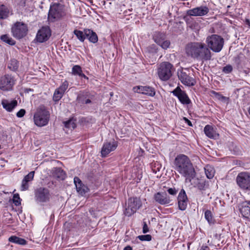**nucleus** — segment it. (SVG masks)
<instances>
[{
  "label": "nucleus",
  "instance_id": "39448f33",
  "mask_svg": "<svg viewBox=\"0 0 250 250\" xmlns=\"http://www.w3.org/2000/svg\"><path fill=\"white\" fill-rule=\"evenodd\" d=\"M173 66L168 62L161 63L157 68V74L159 78L162 81H166L170 79L174 70Z\"/></svg>",
  "mask_w": 250,
  "mask_h": 250
},
{
  "label": "nucleus",
  "instance_id": "7ed1b4c3",
  "mask_svg": "<svg viewBox=\"0 0 250 250\" xmlns=\"http://www.w3.org/2000/svg\"><path fill=\"white\" fill-rule=\"evenodd\" d=\"M50 114L44 106L38 108L34 115V122L38 126L46 125L49 121Z\"/></svg>",
  "mask_w": 250,
  "mask_h": 250
},
{
  "label": "nucleus",
  "instance_id": "49530a36",
  "mask_svg": "<svg viewBox=\"0 0 250 250\" xmlns=\"http://www.w3.org/2000/svg\"><path fill=\"white\" fill-rule=\"evenodd\" d=\"M25 114V110L24 109H20L16 114V115L19 118H21L23 117V116Z\"/></svg>",
  "mask_w": 250,
  "mask_h": 250
},
{
  "label": "nucleus",
  "instance_id": "6ab92c4d",
  "mask_svg": "<svg viewBox=\"0 0 250 250\" xmlns=\"http://www.w3.org/2000/svg\"><path fill=\"white\" fill-rule=\"evenodd\" d=\"M178 203L179 209L185 210L186 209L188 204V198L184 189H182L179 193Z\"/></svg>",
  "mask_w": 250,
  "mask_h": 250
},
{
  "label": "nucleus",
  "instance_id": "f3484780",
  "mask_svg": "<svg viewBox=\"0 0 250 250\" xmlns=\"http://www.w3.org/2000/svg\"><path fill=\"white\" fill-rule=\"evenodd\" d=\"M133 90L135 92L142 93L152 97L155 95L154 88L149 86H137L134 87Z\"/></svg>",
  "mask_w": 250,
  "mask_h": 250
},
{
  "label": "nucleus",
  "instance_id": "c756f323",
  "mask_svg": "<svg viewBox=\"0 0 250 250\" xmlns=\"http://www.w3.org/2000/svg\"><path fill=\"white\" fill-rule=\"evenodd\" d=\"M9 14V10L4 5H0V19H4L7 18Z\"/></svg>",
  "mask_w": 250,
  "mask_h": 250
},
{
  "label": "nucleus",
  "instance_id": "1a4fd4ad",
  "mask_svg": "<svg viewBox=\"0 0 250 250\" xmlns=\"http://www.w3.org/2000/svg\"><path fill=\"white\" fill-rule=\"evenodd\" d=\"M15 84L14 78L6 74L0 78V89L2 91H10Z\"/></svg>",
  "mask_w": 250,
  "mask_h": 250
},
{
  "label": "nucleus",
  "instance_id": "aec40b11",
  "mask_svg": "<svg viewBox=\"0 0 250 250\" xmlns=\"http://www.w3.org/2000/svg\"><path fill=\"white\" fill-rule=\"evenodd\" d=\"M155 201L161 205L169 204L171 201L169 196L166 192H158L154 195Z\"/></svg>",
  "mask_w": 250,
  "mask_h": 250
},
{
  "label": "nucleus",
  "instance_id": "20e7f679",
  "mask_svg": "<svg viewBox=\"0 0 250 250\" xmlns=\"http://www.w3.org/2000/svg\"><path fill=\"white\" fill-rule=\"evenodd\" d=\"M224 42L223 38L216 34L209 36L206 39L208 47L215 52H219L222 50Z\"/></svg>",
  "mask_w": 250,
  "mask_h": 250
},
{
  "label": "nucleus",
  "instance_id": "423d86ee",
  "mask_svg": "<svg viewBox=\"0 0 250 250\" xmlns=\"http://www.w3.org/2000/svg\"><path fill=\"white\" fill-rule=\"evenodd\" d=\"M64 15L63 7L59 3H55L50 7L48 14V20L54 22L60 19Z\"/></svg>",
  "mask_w": 250,
  "mask_h": 250
},
{
  "label": "nucleus",
  "instance_id": "4c0bfd02",
  "mask_svg": "<svg viewBox=\"0 0 250 250\" xmlns=\"http://www.w3.org/2000/svg\"><path fill=\"white\" fill-rule=\"evenodd\" d=\"M13 203L15 206H18L21 205V199L19 194H15L13 198Z\"/></svg>",
  "mask_w": 250,
  "mask_h": 250
},
{
  "label": "nucleus",
  "instance_id": "a19ab883",
  "mask_svg": "<svg viewBox=\"0 0 250 250\" xmlns=\"http://www.w3.org/2000/svg\"><path fill=\"white\" fill-rule=\"evenodd\" d=\"M34 174H35L34 171H31L30 172H29L27 175H26L24 177V178H23V180L27 181L28 182L32 181L33 179Z\"/></svg>",
  "mask_w": 250,
  "mask_h": 250
},
{
  "label": "nucleus",
  "instance_id": "9b49d317",
  "mask_svg": "<svg viewBox=\"0 0 250 250\" xmlns=\"http://www.w3.org/2000/svg\"><path fill=\"white\" fill-rule=\"evenodd\" d=\"M140 203L137 198H130L128 200V206L124 212L126 216H130L134 214L140 207Z\"/></svg>",
  "mask_w": 250,
  "mask_h": 250
},
{
  "label": "nucleus",
  "instance_id": "4468645a",
  "mask_svg": "<svg viewBox=\"0 0 250 250\" xmlns=\"http://www.w3.org/2000/svg\"><path fill=\"white\" fill-rule=\"evenodd\" d=\"M118 146L117 143L114 141L104 143L101 150V156L105 157L111 151L116 149Z\"/></svg>",
  "mask_w": 250,
  "mask_h": 250
},
{
  "label": "nucleus",
  "instance_id": "72a5a7b5",
  "mask_svg": "<svg viewBox=\"0 0 250 250\" xmlns=\"http://www.w3.org/2000/svg\"><path fill=\"white\" fill-rule=\"evenodd\" d=\"M63 94L62 91L59 90L58 88L57 89L54 93L53 95V100L55 102L59 101L63 96Z\"/></svg>",
  "mask_w": 250,
  "mask_h": 250
},
{
  "label": "nucleus",
  "instance_id": "8fccbe9b",
  "mask_svg": "<svg viewBox=\"0 0 250 250\" xmlns=\"http://www.w3.org/2000/svg\"><path fill=\"white\" fill-rule=\"evenodd\" d=\"M184 119L186 123H187V124L189 126H192V124L191 122L189 120H188L187 118H186L185 117L184 118Z\"/></svg>",
  "mask_w": 250,
  "mask_h": 250
},
{
  "label": "nucleus",
  "instance_id": "9d476101",
  "mask_svg": "<svg viewBox=\"0 0 250 250\" xmlns=\"http://www.w3.org/2000/svg\"><path fill=\"white\" fill-rule=\"evenodd\" d=\"M35 200L39 203H46L49 202L51 197L49 191L44 188H38L35 193Z\"/></svg>",
  "mask_w": 250,
  "mask_h": 250
},
{
  "label": "nucleus",
  "instance_id": "f257e3e1",
  "mask_svg": "<svg viewBox=\"0 0 250 250\" xmlns=\"http://www.w3.org/2000/svg\"><path fill=\"white\" fill-rule=\"evenodd\" d=\"M185 52L187 56L194 59L204 62L211 58V53L207 45L202 42H194L187 44Z\"/></svg>",
  "mask_w": 250,
  "mask_h": 250
},
{
  "label": "nucleus",
  "instance_id": "0eeeda50",
  "mask_svg": "<svg viewBox=\"0 0 250 250\" xmlns=\"http://www.w3.org/2000/svg\"><path fill=\"white\" fill-rule=\"evenodd\" d=\"M13 36L18 39H21L25 37L28 32V27L26 24L22 22H16L11 28Z\"/></svg>",
  "mask_w": 250,
  "mask_h": 250
},
{
  "label": "nucleus",
  "instance_id": "09e8293b",
  "mask_svg": "<svg viewBox=\"0 0 250 250\" xmlns=\"http://www.w3.org/2000/svg\"><path fill=\"white\" fill-rule=\"evenodd\" d=\"M149 231V229L146 222H143V232L146 233Z\"/></svg>",
  "mask_w": 250,
  "mask_h": 250
},
{
  "label": "nucleus",
  "instance_id": "c03bdc74",
  "mask_svg": "<svg viewBox=\"0 0 250 250\" xmlns=\"http://www.w3.org/2000/svg\"><path fill=\"white\" fill-rule=\"evenodd\" d=\"M78 98L79 102L82 104H88L91 103L90 100L88 99H85V98L83 97L79 96Z\"/></svg>",
  "mask_w": 250,
  "mask_h": 250
},
{
  "label": "nucleus",
  "instance_id": "4be33fe9",
  "mask_svg": "<svg viewBox=\"0 0 250 250\" xmlns=\"http://www.w3.org/2000/svg\"><path fill=\"white\" fill-rule=\"evenodd\" d=\"M240 211L243 217L250 220V201H245L241 203Z\"/></svg>",
  "mask_w": 250,
  "mask_h": 250
},
{
  "label": "nucleus",
  "instance_id": "a18cd8bd",
  "mask_svg": "<svg viewBox=\"0 0 250 250\" xmlns=\"http://www.w3.org/2000/svg\"><path fill=\"white\" fill-rule=\"evenodd\" d=\"M28 188V182L25 181L24 180H22V184L21 186V190H27Z\"/></svg>",
  "mask_w": 250,
  "mask_h": 250
},
{
  "label": "nucleus",
  "instance_id": "ea45409f",
  "mask_svg": "<svg viewBox=\"0 0 250 250\" xmlns=\"http://www.w3.org/2000/svg\"><path fill=\"white\" fill-rule=\"evenodd\" d=\"M205 216L206 219L209 223L212 222V214L210 210H207L205 212Z\"/></svg>",
  "mask_w": 250,
  "mask_h": 250
},
{
  "label": "nucleus",
  "instance_id": "cd10ccee",
  "mask_svg": "<svg viewBox=\"0 0 250 250\" xmlns=\"http://www.w3.org/2000/svg\"><path fill=\"white\" fill-rule=\"evenodd\" d=\"M72 74L74 76H79L80 77L88 79V77L83 73L82 67L79 65L73 66L72 68Z\"/></svg>",
  "mask_w": 250,
  "mask_h": 250
},
{
  "label": "nucleus",
  "instance_id": "c9c22d12",
  "mask_svg": "<svg viewBox=\"0 0 250 250\" xmlns=\"http://www.w3.org/2000/svg\"><path fill=\"white\" fill-rule=\"evenodd\" d=\"M0 39L2 41L8 43L9 44L14 45L15 43V42L7 35H2Z\"/></svg>",
  "mask_w": 250,
  "mask_h": 250
},
{
  "label": "nucleus",
  "instance_id": "603ef678",
  "mask_svg": "<svg viewBox=\"0 0 250 250\" xmlns=\"http://www.w3.org/2000/svg\"><path fill=\"white\" fill-rule=\"evenodd\" d=\"M124 250H132V249L130 246H127L124 249Z\"/></svg>",
  "mask_w": 250,
  "mask_h": 250
},
{
  "label": "nucleus",
  "instance_id": "7c9ffc66",
  "mask_svg": "<svg viewBox=\"0 0 250 250\" xmlns=\"http://www.w3.org/2000/svg\"><path fill=\"white\" fill-rule=\"evenodd\" d=\"M204 169L206 176L208 179H211L214 177L215 170L212 166L207 165L205 167Z\"/></svg>",
  "mask_w": 250,
  "mask_h": 250
},
{
  "label": "nucleus",
  "instance_id": "412c9836",
  "mask_svg": "<svg viewBox=\"0 0 250 250\" xmlns=\"http://www.w3.org/2000/svg\"><path fill=\"white\" fill-rule=\"evenodd\" d=\"M193 180L191 182V184L194 187L197 188L200 191H204L208 187V181H206L203 179H199L194 178L192 179Z\"/></svg>",
  "mask_w": 250,
  "mask_h": 250
},
{
  "label": "nucleus",
  "instance_id": "864d4df0",
  "mask_svg": "<svg viewBox=\"0 0 250 250\" xmlns=\"http://www.w3.org/2000/svg\"><path fill=\"white\" fill-rule=\"evenodd\" d=\"M248 112H249V114L250 115V107L249 108Z\"/></svg>",
  "mask_w": 250,
  "mask_h": 250
},
{
  "label": "nucleus",
  "instance_id": "a878e982",
  "mask_svg": "<svg viewBox=\"0 0 250 250\" xmlns=\"http://www.w3.org/2000/svg\"><path fill=\"white\" fill-rule=\"evenodd\" d=\"M84 37L92 43H96L98 41V36L95 32L89 29H84Z\"/></svg>",
  "mask_w": 250,
  "mask_h": 250
},
{
  "label": "nucleus",
  "instance_id": "2f4dec72",
  "mask_svg": "<svg viewBox=\"0 0 250 250\" xmlns=\"http://www.w3.org/2000/svg\"><path fill=\"white\" fill-rule=\"evenodd\" d=\"M63 124L66 128L71 129H74L76 126L75 121L72 119H70L67 121L63 122Z\"/></svg>",
  "mask_w": 250,
  "mask_h": 250
},
{
  "label": "nucleus",
  "instance_id": "3c124183",
  "mask_svg": "<svg viewBox=\"0 0 250 250\" xmlns=\"http://www.w3.org/2000/svg\"><path fill=\"white\" fill-rule=\"evenodd\" d=\"M208 248L206 246H203L200 250H208Z\"/></svg>",
  "mask_w": 250,
  "mask_h": 250
},
{
  "label": "nucleus",
  "instance_id": "f8f14e48",
  "mask_svg": "<svg viewBox=\"0 0 250 250\" xmlns=\"http://www.w3.org/2000/svg\"><path fill=\"white\" fill-rule=\"evenodd\" d=\"M51 35L50 28L47 26H43L37 32L36 40L37 42L42 43L47 41Z\"/></svg>",
  "mask_w": 250,
  "mask_h": 250
},
{
  "label": "nucleus",
  "instance_id": "bb28decb",
  "mask_svg": "<svg viewBox=\"0 0 250 250\" xmlns=\"http://www.w3.org/2000/svg\"><path fill=\"white\" fill-rule=\"evenodd\" d=\"M53 176L58 179L63 180L65 178V172L60 167H55L53 170Z\"/></svg>",
  "mask_w": 250,
  "mask_h": 250
},
{
  "label": "nucleus",
  "instance_id": "c85d7f7f",
  "mask_svg": "<svg viewBox=\"0 0 250 250\" xmlns=\"http://www.w3.org/2000/svg\"><path fill=\"white\" fill-rule=\"evenodd\" d=\"M8 240L11 243L21 245H25L27 243V242L25 239L18 237L16 236H11L9 238Z\"/></svg>",
  "mask_w": 250,
  "mask_h": 250
},
{
  "label": "nucleus",
  "instance_id": "79ce46f5",
  "mask_svg": "<svg viewBox=\"0 0 250 250\" xmlns=\"http://www.w3.org/2000/svg\"><path fill=\"white\" fill-rule=\"evenodd\" d=\"M214 93L216 96V97L219 100L221 101H227L228 100V98L225 97L221 94H220L218 93H217L216 92H214Z\"/></svg>",
  "mask_w": 250,
  "mask_h": 250
},
{
  "label": "nucleus",
  "instance_id": "e433bc0d",
  "mask_svg": "<svg viewBox=\"0 0 250 250\" xmlns=\"http://www.w3.org/2000/svg\"><path fill=\"white\" fill-rule=\"evenodd\" d=\"M137 238L142 241H149L151 240L152 236L151 235L149 234H146V235H139L137 237Z\"/></svg>",
  "mask_w": 250,
  "mask_h": 250
},
{
  "label": "nucleus",
  "instance_id": "37998d69",
  "mask_svg": "<svg viewBox=\"0 0 250 250\" xmlns=\"http://www.w3.org/2000/svg\"><path fill=\"white\" fill-rule=\"evenodd\" d=\"M232 70V67L230 65H227L223 68V71L226 74L230 73Z\"/></svg>",
  "mask_w": 250,
  "mask_h": 250
},
{
  "label": "nucleus",
  "instance_id": "f704fd0d",
  "mask_svg": "<svg viewBox=\"0 0 250 250\" xmlns=\"http://www.w3.org/2000/svg\"><path fill=\"white\" fill-rule=\"evenodd\" d=\"M18 62L15 59L11 60L8 65V68L12 70H16L18 69Z\"/></svg>",
  "mask_w": 250,
  "mask_h": 250
},
{
  "label": "nucleus",
  "instance_id": "de8ad7c7",
  "mask_svg": "<svg viewBox=\"0 0 250 250\" xmlns=\"http://www.w3.org/2000/svg\"><path fill=\"white\" fill-rule=\"evenodd\" d=\"M167 192L170 195H175L177 194V190L175 188H169L167 189Z\"/></svg>",
  "mask_w": 250,
  "mask_h": 250
},
{
  "label": "nucleus",
  "instance_id": "2eb2a0df",
  "mask_svg": "<svg viewBox=\"0 0 250 250\" xmlns=\"http://www.w3.org/2000/svg\"><path fill=\"white\" fill-rule=\"evenodd\" d=\"M173 95L176 96L180 102L183 104H188L191 102L185 91H182L180 88L177 87L173 91Z\"/></svg>",
  "mask_w": 250,
  "mask_h": 250
},
{
  "label": "nucleus",
  "instance_id": "58836bf2",
  "mask_svg": "<svg viewBox=\"0 0 250 250\" xmlns=\"http://www.w3.org/2000/svg\"><path fill=\"white\" fill-rule=\"evenodd\" d=\"M68 83L67 81H65L64 82H63L62 84L58 88V89H59V90L62 91L63 93H64L65 90L68 88Z\"/></svg>",
  "mask_w": 250,
  "mask_h": 250
},
{
  "label": "nucleus",
  "instance_id": "5701e85b",
  "mask_svg": "<svg viewBox=\"0 0 250 250\" xmlns=\"http://www.w3.org/2000/svg\"><path fill=\"white\" fill-rule=\"evenodd\" d=\"M74 182L75 183L77 191L79 194L83 195L88 191L89 189L87 187L83 185L78 177H75L74 178Z\"/></svg>",
  "mask_w": 250,
  "mask_h": 250
},
{
  "label": "nucleus",
  "instance_id": "a211bd4d",
  "mask_svg": "<svg viewBox=\"0 0 250 250\" xmlns=\"http://www.w3.org/2000/svg\"><path fill=\"white\" fill-rule=\"evenodd\" d=\"M153 39L155 42L164 49H167L170 45V42L165 40V35L162 33H158L156 34L154 36Z\"/></svg>",
  "mask_w": 250,
  "mask_h": 250
},
{
  "label": "nucleus",
  "instance_id": "f03ea898",
  "mask_svg": "<svg viewBox=\"0 0 250 250\" xmlns=\"http://www.w3.org/2000/svg\"><path fill=\"white\" fill-rule=\"evenodd\" d=\"M174 164L175 169L183 176L186 178V180L191 181L196 175L194 168L188 157L184 154L178 155L175 159Z\"/></svg>",
  "mask_w": 250,
  "mask_h": 250
},
{
  "label": "nucleus",
  "instance_id": "b1692460",
  "mask_svg": "<svg viewBox=\"0 0 250 250\" xmlns=\"http://www.w3.org/2000/svg\"><path fill=\"white\" fill-rule=\"evenodd\" d=\"M1 104L3 108L8 112H11L18 105V102L16 100L8 101L3 99L1 101Z\"/></svg>",
  "mask_w": 250,
  "mask_h": 250
},
{
  "label": "nucleus",
  "instance_id": "ddd939ff",
  "mask_svg": "<svg viewBox=\"0 0 250 250\" xmlns=\"http://www.w3.org/2000/svg\"><path fill=\"white\" fill-rule=\"evenodd\" d=\"M178 77L181 83L185 85L191 86L196 83L195 79L188 75L183 70L178 71Z\"/></svg>",
  "mask_w": 250,
  "mask_h": 250
},
{
  "label": "nucleus",
  "instance_id": "dca6fc26",
  "mask_svg": "<svg viewBox=\"0 0 250 250\" xmlns=\"http://www.w3.org/2000/svg\"><path fill=\"white\" fill-rule=\"evenodd\" d=\"M208 12L209 9L207 6H200L189 10L187 13L191 16H203Z\"/></svg>",
  "mask_w": 250,
  "mask_h": 250
},
{
  "label": "nucleus",
  "instance_id": "6e6552de",
  "mask_svg": "<svg viewBox=\"0 0 250 250\" xmlns=\"http://www.w3.org/2000/svg\"><path fill=\"white\" fill-rule=\"evenodd\" d=\"M236 182L238 186L244 190H250V173L241 172L236 177Z\"/></svg>",
  "mask_w": 250,
  "mask_h": 250
},
{
  "label": "nucleus",
  "instance_id": "393cba45",
  "mask_svg": "<svg viewBox=\"0 0 250 250\" xmlns=\"http://www.w3.org/2000/svg\"><path fill=\"white\" fill-rule=\"evenodd\" d=\"M206 135L211 139H217L219 134L216 132L214 128L210 125H206L204 129Z\"/></svg>",
  "mask_w": 250,
  "mask_h": 250
},
{
  "label": "nucleus",
  "instance_id": "473e14b6",
  "mask_svg": "<svg viewBox=\"0 0 250 250\" xmlns=\"http://www.w3.org/2000/svg\"><path fill=\"white\" fill-rule=\"evenodd\" d=\"M74 34L80 41L83 42L85 40V37H84V31H82L78 30H75L74 31Z\"/></svg>",
  "mask_w": 250,
  "mask_h": 250
}]
</instances>
